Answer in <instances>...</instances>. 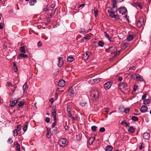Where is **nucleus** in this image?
I'll return each mask as SVG.
<instances>
[{"label": "nucleus", "mask_w": 151, "mask_h": 151, "mask_svg": "<svg viewBox=\"0 0 151 151\" xmlns=\"http://www.w3.org/2000/svg\"><path fill=\"white\" fill-rule=\"evenodd\" d=\"M52 114L53 116L54 122L52 124V128L54 127L56 125L57 123V118L56 117V109L55 107L53 106L52 108Z\"/></svg>", "instance_id": "nucleus-1"}, {"label": "nucleus", "mask_w": 151, "mask_h": 151, "mask_svg": "<svg viewBox=\"0 0 151 151\" xmlns=\"http://www.w3.org/2000/svg\"><path fill=\"white\" fill-rule=\"evenodd\" d=\"M58 143L60 147H64L67 145L68 141L66 139L63 138L59 140Z\"/></svg>", "instance_id": "nucleus-2"}, {"label": "nucleus", "mask_w": 151, "mask_h": 151, "mask_svg": "<svg viewBox=\"0 0 151 151\" xmlns=\"http://www.w3.org/2000/svg\"><path fill=\"white\" fill-rule=\"evenodd\" d=\"M91 95L96 99L99 98V93L97 90L92 89L91 90Z\"/></svg>", "instance_id": "nucleus-3"}, {"label": "nucleus", "mask_w": 151, "mask_h": 151, "mask_svg": "<svg viewBox=\"0 0 151 151\" xmlns=\"http://www.w3.org/2000/svg\"><path fill=\"white\" fill-rule=\"evenodd\" d=\"M119 86L121 90L123 89L125 91L127 90L129 88V86L124 83H121L119 84Z\"/></svg>", "instance_id": "nucleus-4"}, {"label": "nucleus", "mask_w": 151, "mask_h": 151, "mask_svg": "<svg viewBox=\"0 0 151 151\" xmlns=\"http://www.w3.org/2000/svg\"><path fill=\"white\" fill-rule=\"evenodd\" d=\"M113 83V81H110L105 83L104 86L106 90H108L110 88Z\"/></svg>", "instance_id": "nucleus-5"}, {"label": "nucleus", "mask_w": 151, "mask_h": 151, "mask_svg": "<svg viewBox=\"0 0 151 151\" xmlns=\"http://www.w3.org/2000/svg\"><path fill=\"white\" fill-rule=\"evenodd\" d=\"M144 19L142 17H139V20L137 22V25L139 28L141 27L143 24Z\"/></svg>", "instance_id": "nucleus-6"}, {"label": "nucleus", "mask_w": 151, "mask_h": 151, "mask_svg": "<svg viewBox=\"0 0 151 151\" xmlns=\"http://www.w3.org/2000/svg\"><path fill=\"white\" fill-rule=\"evenodd\" d=\"M118 11L119 14L123 15L125 14L127 11V9L125 7H122L118 9Z\"/></svg>", "instance_id": "nucleus-7"}, {"label": "nucleus", "mask_w": 151, "mask_h": 151, "mask_svg": "<svg viewBox=\"0 0 151 151\" xmlns=\"http://www.w3.org/2000/svg\"><path fill=\"white\" fill-rule=\"evenodd\" d=\"M110 53L113 54L116 52L117 49L116 47L114 46L110 47L108 50Z\"/></svg>", "instance_id": "nucleus-8"}, {"label": "nucleus", "mask_w": 151, "mask_h": 151, "mask_svg": "<svg viewBox=\"0 0 151 151\" xmlns=\"http://www.w3.org/2000/svg\"><path fill=\"white\" fill-rule=\"evenodd\" d=\"M133 78L137 81H141L142 80V78L138 74H136L133 75Z\"/></svg>", "instance_id": "nucleus-9"}, {"label": "nucleus", "mask_w": 151, "mask_h": 151, "mask_svg": "<svg viewBox=\"0 0 151 151\" xmlns=\"http://www.w3.org/2000/svg\"><path fill=\"white\" fill-rule=\"evenodd\" d=\"M129 45V42L124 40L121 44V47L123 49L127 47Z\"/></svg>", "instance_id": "nucleus-10"}, {"label": "nucleus", "mask_w": 151, "mask_h": 151, "mask_svg": "<svg viewBox=\"0 0 151 151\" xmlns=\"http://www.w3.org/2000/svg\"><path fill=\"white\" fill-rule=\"evenodd\" d=\"M58 59V66L59 67H61L63 66L64 64V62L63 61V58L62 57H59Z\"/></svg>", "instance_id": "nucleus-11"}, {"label": "nucleus", "mask_w": 151, "mask_h": 151, "mask_svg": "<svg viewBox=\"0 0 151 151\" xmlns=\"http://www.w3.org/2000/svg\"><path fill=\"white\" fill-rule=\"evenodd\" d=\"M147 107L145 105H143L140 108V111L143 113L147 111Z\"/></svg>", "instance_id": "nucleus-12"}, {"label": "nucleus", "mask_w": 151, "mask_h": 151, "mask_svg": "<svg viewBox=\"0 0 151 151\" xmlns=\"http://www.w3.org/2000/svg\"><path fill=\"white\" fill-rule=\"evenodd\" d=\"M18 101V99L16 100H13V99H11L10 101V106L11 107H13L17 103Z\"/></svg>", "instance_id": "nucleus-13"}, {"label": "nucleus", "mask_w": 151, "mask_h": 151, "mask_svg": "<svg viewBox=\"0 0 151 151\" xmlns=\"http://www.w3.org/2000/svg\"><path fill=\"white\" fill-rule=\"evenodd\" d=\"M150 134L147 132H145L143 135V138L145 139H149L150 138Z\"/></svg>", "instance_id": "nucleus-14"}, {"label": "nucleus", "mask_w": 151, "mask_h": 151, "mask_svg": "<svg viewBox=\"0 0 151 151\" xmlns=\"http://www.w3.org/2000/svg\"><path fill=\"white\" fill-rule=\"evenodd\" d=\"M65 81L63 80L59 81L58 83V85L60 87H63L65 85Z\"/></svg>", "instance_id": "nucleus-15"}, {"label": "nucleus", "mask_w": 151, "mask_h": 151, "mask_svg": "<svg viewBox=\"0 0 151 151\" xmlns=\"http://www.w3.org/2000/svg\"><path fill=\"white\" fill-rule=\"evenodd\" d=\"M133 37L134 35L131 34L128 36L127 38L125 40H126V41L129 42V41H131L133 39Z\"/></svg>", "instance_id": "nucleus-16"}, {"label": "nucleus", "mask_w": 151, "mask_h": 151, "mask_svg": "<svg viewBox=\"0 0 151 151\" xmlns=\"http://www.w3.org/2000/svg\"><path fill=\"white\" fill-rule=\"evenodd\" d=\"M91 54V53L90 52H86L83 55V58L85 59H87L89 58V56Z\"/></svg>", "instance_id": "nucleus-17"}, {"label": "nucleus", "mask_w": 151, "mask_h": 151, "mask_svg": "<svg viewBox=\"0 0 151 151\" xmlns=\"http://www.w3.org/2000/svg\"><path fill=\"white\" fill-rule=\"evenodd\" d=\"M108 13L111 18H115L116 15L114 14V12H112L111 10H108Z\"/></svg>", "instance_id": "nucleus-18"}, {"label": "nucleus", "mask_w": 151, "mask_h": 151, "mask_svg": "<svg viewBox=\"0 0 151 151\" xmlns=\"http://www.w3.org/2000/svg\"><path fill=\"white\" fill-rule=\"evenodd\" d=\"M95 136L93 137H90L88 139V143L89 145H91L94 141L95 139Z\"/></svg>", "instance_id": "nucleus-19"}, {"label": "nucleus", "mask_w": 151, "mask_h": 151, "mask_svg": "<svg viewBox=\"0 0 151 151\" xmlns=\"http://www.w3.org/2000/svg\"><path fill=\"white\" fill-rule=\"evenodd\" d=\"M135 129L133 126H131L129 127L128 129V131L131 133H133L134 132Z\"/></svg>", "instance_id": "nucleus-20"}, {"label": "nucleus", "mask_w": 151, "mask_h": 151, "mask_svg": "<svg viewBox=\"0 0 151 151\" xmlns=\"http://www.w3.org/2000/svg\"><path fill=\"white\" fill-rule=\"evenodd\" d=\"M68 93L69 95L71 96L73 95L75 93L72 87H71L69 89Z\"/></svg>", "instance_id": "nucleus-21"}, {"label": "nucleus", "mask_w": 151, "mask_h": 151, "mask_svg": "<svg viewBox=\"0 0 151 151\" xmlns=\"http://www.w3.org/2000/svg\"><path fill=\"white\" fill-rule=\"evenodd\" d=\"M19 57L23 58H28V55L27 54H25L23 53H20L19 55V56L18 57V59H20V58H19Z\"/></svg>", "instance_id": "nucleus-22"}, {"label": "nucleus", "mask_w": 151, "mask_h": 151, "mask_svg": "<svg viewBox=\"0 0 151 151\" xmlns=\"http://www.w3.org/2000/svg\"><path fill=\"white\" fill-rule=\"evenodd\" d=\"M111 11L114 13L116 12L117 11V6H112Z\"/></svg>", "instance_id": "nucleus-23"}, {"label": "nucleus", "mask_w": 151, "mask_h": 151, "mask_svg": "<svg viewBox=\"0 0 151 151\" xmlns=\"http://www.w3.org/2000/svg\"><path fill=\"white\" fill-rule=\"evenodd\" d=\"M113 149V147L111 146L108 145L106 147V151H112Z\"/></svg>", "instance_id": "nucleus-24"}, {"label": "nucleus", "mask_w": 151, "mask_h": 151, "mask_svg": "<svg viewBox=\"0 0 151 151\" xmlns=\"http://www.w3.org/2000/svg\"><path fill=\"white\" fill-rule=\"evenodd\" d=\"M134 4L135 6H138L141 9H142V6L141 5V4L140 2H137L136 3H135L133 4Z\"/></svg>", "instance_id": "nucleus-25"}, {"label": "nucleus", "mask_w": 151, "mask_h": 151, "mask_svg": "<svg viewBox=\"0 0 151 151\" xmlns=\"http://www.w3.org/2000/svg\"><path fill=\"white\" fill-rule=\"evenodd\" d=\"M74 58L72 56H69L67 59V60L68 62H71L74 60Z\"/></svg>", "instance_id": "nucleus-26"}, {"label": "nucleus", "mask_w": 151, "mask_h": 151, "mask_svg": "<svg viewBox=\"0 0 151 151\" xmlns=\"http://www.w3.org/2000/svg\"><path fill=\"white\" fill-rule=\"evenodd\" d=\"M150 102V100L149 99H145L143 100V104L145 105H147L149 104Z\"/></svg>", "instance_id": "nucleus-27"}, {"label": "nucleus", "mask_w": 151, "mask_h": 151, "mask_svg": "<svg viewBox=\"0 0 151 151\" xmlns=\"http://www.w3.org/2000/svg\"><path fill=\"white\" fill-rule=\"evenodd\" d=\"M93 81L94 82L93 83L94 84H97L100 81L99 79V78L93 79Z\"/></svg>", "instance_id": "nucleus-28"}, {"label": "nucleus", "mask_w": 151, "mask_h": 151, "mask_svg": "<svg viewBox=\"0 0 151 151\" xmlns=\"http://www.w3.org/2000/svg\"><path fill=\"white\" fill-rule=\"evenodd\" d=\"M13 67L14 68V70L15 72H17L18 71V68L17 65L15 62L13 63Z\"/></svg>", "instance_id": "nucleus-29"}, {"label": "nucleus", "mask_w": 151, "mask_h": 151, "mask_svg": "<svg viewBox=\"0 0 151 151\" xmlns=\"http://www.w3.org/2000/svg\"><path fill=\"white\" fill-rule=\"evenodd\" d=\"M20 51L21 52L25 53V50L24 47V46H22L20 47Z\"/></svg>", "instance_id": "nucleus-30"}, {"label": "nucleus", "mask_w": 151, "mask_h": 151, "mask_svg": "<svg viewBox=\"0 0 151 151\" xmlns=\"http://www.w3.org/2000/svg\"><path fill=\"white\" fill-rule=\"evenodd\" d=\"M36 1H37L36 0H31L30 1L29 4L30 6L34 5V4L36 3Z\"/></svg>", "instance_id": "nucleus-31"}, {"label": "nucleus", "mask_w": 151, "mask_h": 151, "mask_svg": "<svg viewBox=\"0 0 151 151\" xmlns=\"http://www.w3.org/2000/svg\"><path fill=\"white\" fill-rule=\"evenodd\" d=\"M26 124L24 125V127L23 128V130L24 132H26L27 131L28 127V123L26 122Z\"/></svg>", "instance_id": "nucleus-32"}, {"label": "nucleus", "mask_w": 151, "mask_h": 151, "mask_svg": "<svg viewBox=\"0 0 151 151\" xmlns=\"http://www.w3.org/2000/svg\"><path fill=\"white\" fill-rule=\"evenodd\" d=\"M131 119L134 121L136 122L138 120V118L136 116H132Z\"/></svg>", "instance_id": "nucleus-33"}, {"label": "nucleus", "mask_w": 151, "mask_h": 151, "mask_svg": "<svg viewBox=\"0 0 151 151\" xmlns=\"http://www.w3.org/2000/svg\"><path fill=\"white\" fill-rule=\"evenodd\" d=\"M104 43L101 41L100 40L99 41L98 45L99 46L103 47L104 46Z\"/></svg>", "instance_id": "nucleus-34"}, {"label": "nucleus", "mask_w": 151, "mask_h": 151, "mask_svg": "<svg viewBox=\"0 0 151 151\" xmlns=\"http://www.w3.org/2000/svg\"><path fill=\"white\" fill-rule=\"evenodd\" d=\"M117 0H112V6H117V4H116V1Z\"/></svg>", "instance_id": "nucleus-35"}, {"label": "nucleus", "mask_w": 151, "mask_h": 151, "mask_svg": "<svg viewBox=\"0 0 151 151\" xmlns=\"http://www.w3.org/2000/svg\"><path fill=\"white\" fill-rule=\"evenodd\" d=\"M13 133L14 136V137L17 136L18 134V133L17 132V130L15 129L13 131Z\"/></svg>", "instance_id": "nucleus-36"}, {"label": "nucleus", "mask_w": 151, "mask_h": 151, "mask_svg": "<svg viewBox=\"0 0 151 151\" xmlns=\"http://www.w3.org/2000/svg\"><path fill=\"white\" fill-rule=\"evenodd\" d=\"M68 116L69 117H70V118H71V119H72L73 121H74L75 120V119L74 118V117L70 113H69L68 114Z\"/></svg>", "instance_id": "nucleus-37"}, {"label": "nucleus", "mask_w": 151, "mask_h": 151, "mask_svg": "<svg viewBox=\"0 0 151 151\" xmlns=\"http://www.w3.org/2000/svg\"><path fill=\"white\" fill-rule=\"evenodd\" d=\"M97 128V127L96 126H92L91 127V129L94 132L96 130V129Z\"/></svg>", "instance_id": "nucleus-38"}, {"label": "nucleus", "mask_w": 151, "mask_h": 151, "mask_svg": "<svg viewBox=\"0 0 151 151\" xmlns=\"http://www.w3.org/2000/svg\"><path fill=\"white\" fill-rule=\"evenodd\" d=\"M17 147L16 149L18 151H20V146L19 144L18 143H16Z\"/></svg>", "instance_id": "nucleus-39"}, {"label": "nucleus", "mask_w": 151, "mask_h": 151, "mask_svg": "<svg viewBox=\"0 0 151 151\" xmlns=\"http://www.w3.org/2000/svg\"><path fill=\"white\" fill-rule=\"evenodd\" d=\"M124 111L126 114H127L130 111V109L129 108H127L126 109L124 108Z\"/></svg>", "instance_id": "nucleus-40"}, {"label": "nucleus", "mask_w": 151, "mask_h": 151, "mask_svg": "<svg viewBox=\"0 0 151 151\" xmlns=\"http://www.w3.org/2000/svg\"><path fill=\"white\" fill-rule=\"evenodd\" d=\"M70 107L69 105H67V111L68 113H70Z\"/></svg>", "instance_id": "nucleus-41"}, {"label": "nucleus", "mask_w": 151, "mask_h": 151, "mask_svg": "<svg viewBox=\"0 0 151 151\" xmlns=\"http://www.w3.org/2000/svg\"><path fill=\"white\" fill-rule=\"evenodd\" d=\"M105 131V129L104 127H101L99 129V132H104Z\"/></svg>", "instance_id": "nucleus-42"}, {"label": "nucleus", "mask_w": 151, "mask_h": 151, "mask_svg": "<svg viewBox=\"0 0 151 151\" xmlns=\"http://www.w3.org/2000/svg\"><path fill=\"white\" fill-rule=\"evenodd\" d=\"M24 104V102L23 101H21L18 104L19 107L22 106Z\"/></svg>", "instance_id": "nucleus-43"}, {"label": "nucleus", "mask_w": 151, "mask_h": 151, "mask_svg": "<svg viewBox=\"0 0 151 151\" xmlns=\"http://www.w3.org/2000/svg\"><path fill=\"white\" fill-rule=\"evenodd\" d=\"M27 86V83L26 82L25 84L24 85L23 87V90L24 92L25 91V90Z\"/></svg>", "instance_id": "nucleus-44"}, {"label": "nucleus", "mask_w": 151, "mask_h": 151, "mask_svg": "<svg viewBox=\"0 0 151 151\" xmlns=\"http://www.w3.org/2000/svg\"><path fill=\"white\" fill-rule=\"evenodd\" d=\"M55 4H52L51 6L50 10L52 11L55 7Z\"/></svg>", "instance_id": "nucleus-45"}, {"label": "nucleus", "mask_w": 151, "mask_h": 151, "mask_svg": "<svg viewBox=\"0 0 151 151\" xmlns=\"http://www.w3.org/2000/svg\"><path fill=\"white\" fill-rule=\"evenodd\" d=\"M94 13H95V17H96L98 15V14H97L98 11H97V9L96 8H95L94 9Z\"/></svg>", "instance_id": "nucleus-46"}, {"label": "nucleus", "mask_w": 151, "mask_h": 151, "mask_svg": "<svg viewBox=\"0 0 151 151\" xmlns=\"http://www.w3.org/2000/svg\"><path fill=\"white\" fill-rule=\"evenodd\" d=\"M144 144L143 143H142L141 145L139 146V150H141L143 148H144V147L143 146Z\"/></svg>", "instance_id": "nucleus-47"}, {"label": "nucleus", "mask_w": 151, "mask_h": 151, "mask_svg": "<svg viewBox=\"0 0 151 151\" xmlns=\"http://www.w3.org/2000/svg\"><path fill=\"white\" fill-rule=\"evenodd\" d=\"M79 32L84 33L85 32V30L84 29H81L79 30Z\"/></svg>", "instance_id": "nucleus-48"}, {"label": "nucleus", "mask_w": 151, "mask_h": 151, "mask_svg": "<svg viewBox=\"0 0 151 151\" xmlns=\"http://www.w3.org/2000/svg\"><path fill=\"white\" fill-rule=\"evenodd\" d=\"M87 103L86 102L82 101L81 103V105L82 106H84Z\"/></svg>", "instance_id": "nucleus-49"}, {"label": "nucleus", "mask_w": 151, "mask_h": 151, "mask_svg": "<svg viewBox=\"0 0 151 151\" xmlns=\"http://www.w3.org/2000/svg\"><path fill=\"white\" fill-rule=\"evenodd\" d=\"M13 140L11 138H9L7 140V142L9 144L12 143H13Z\"/></svg>", "instance_id": "nucleus-50"}, {"label": "nucleus", "mask_w": 151, "mask_h": 151, "mask_svg": "<svg viewBox=\"0 0 151 151\" xmlns=\"http://www.w3.org/2000/svg\"><path fill=\"white\" fill-rule=\"evenodd\" d=\"M138 85H135L134 86V87L133 89V91H136L138 88Z\"/></svg>", "instance_id": "nucleus-51"}, {"label": "nucleus", "mask_w": 151, "mask_h": 151, "mask_svg": "<svg viewBox=\"0 0 151 151\" xmlns=\"http://www.w3.org/2000/svg\"><path fill=\"white\" fill-rule=\"evenodd\" d=\"M104 34L106 37L108 39L109 38V35L107 34V33L106 32H104Z\"/></svg>", "instance_id": "nucleus-52"}, {"label": "nucleus", "mask_w": 151, "mask_h": 151, "mask_svg": "<svg viewBox=\"0 0 151 151\" xmlns=\"http://www.w3.org/2000/svg\"><path fill=\"white\" fill-rule=\"evenodd\" d=\"M21 125H17V130L18 131H20L21 129Z\"/></svg>", "instance_id": "nucleus-53"}, {"label": "nucleus", "mask_w": 151, "mask_h": 151, "mask_svg": "<svg viewBox=\"0 0 151 151\" xmlns=\"http://www.w3.org/2000/svg\"><path fill=\"white\" fill-rule=\"evenodd\" d=\"M50 118L47 117L46 118L45 121L46 122L48 123L50 122Z\"/></svg>", "instance_id": "nucleus-54"}, {"label": "nucleus", "mask_w": 151, "mask_h": 151, "mask_svg": "<svg viewBox=\"0 0 151 151\" xmlns=\"http://www.w3.org/2000/svg\"><path fill=\"white\" fill-rule=\"evenodd\" d=\"M6 85L8 86H12V85L10 82H7L6 83Z\"/></svg>", "instance_id": "nucleus-55"}, {"label": "nucleus", "mask_w": 151, "mask_h": 151, "mask_svg": "<svg viewBox=\"0 0 151 151\" xmlns=\"http://www.w3.org/2000/svg\"><path fill=\"white\" fill-rule=\"evenodd\" d=\"M58 131V129L57 127L54 129L52 130V132L53 133H56Z\"/></svg>", "instance_id": "nucleus-56"}, {"label": "nucleus", "mask_w": 151, "mask_h": 151, "mask_svg": "<svg viewBox=\"0 0 151 151\" xmlns=\"http://www.w3.org/2000/svg\"><path fill=\"white\" fill-rule=\"evenodd\" d=\"M136 69V67L134 66L131 67L129 69V70H134Z\"/></svg>", "instance_id": "nucleus-57"}, {"label": "nucleus", "mask_w": 151, "mask_h": 151, "mask_svg": "<svg viewBox=\"0 0 151 151\" xmlns=\"http://www.w3.org/2000/svg\"><path fill=\"white\" fill-rule=\"evenodd\" d=\"M50 17H48L46 18V21L47 22L49 23L50 22L51 20H50Z\"/></svg>", "instance_id": "nucleus-58"}, {"label": "nucleus", "mask_w": 151, "mask_h": 151, "mask_svg": "<svg viewBox=\"0 0 151 151\" xmlns=\"http://www.w3.org/2000/svg\"><path fill=\"white\" fill-rule=\"evenodd\" d=\"M4 24L2 23H0V29H2L3 28Z\"/></svg>", "instance_id": "nucleus-59"}, {"label": "nucleus", "mask_w": 151, "mask_h": 151, "mask_svg": "<svg viewBox=\"0 0 151 151\" xmlns=\"http://www.w3.org/2000/svg\"><path fill=\"white\" fill-rule=\"evenodd\" d=\"M146 98V94H145L144 95H143L142 96V99L144 100L145 99V98Z\"/></svg>", "instance_id": "nucleus-60"}, {"label": "nucleus", "mask_w": 151, "mask_h": 151, "mask_svg": "<svg viewBox=\"0 0 151 151\" xmlns=\"http://www.w3.org/2000/svg\"><path fill=\"white\" fill-rule=\"evenodd\" d=\"M48 6H47L46 7H45L43 9V11H48Z\"/></svg>", "instance_id": "nucleus-61"}, {"label": "nucleus", "mask_w": 151, "mask_h": 151, "mask_svg": "<svg viewBox=\"0 0 151 151\" xmlns=\"http://www.w3.org/2000/svg\"><path fill=\"white\" fill-rule=\"evenodd\" d=\"M85 6V4H80V5H79V6L78 7V8H83V7Z\"/></svg>", "instance_id": "nucleus-62"}, {"label": "nucleus", "mask_w": 151, "mask_h": 151, "mask_svg": "<svg viewBox=\"0 0 151 151\" xmlns=\"http://www.w3.org/2000/svg\"><path fill=\"white\" fill-rule=\"evenodd\" d=\"M114 18H116V19L117 20H119L120 19L119 17V16L117 15H115V17Z\"/></svg>", "instance_id": "nucleus-63"}, {"label": "nucleus", "mask_w": 151, "mask_h": 151, "mask_svg": "<svg viewBox=\"0 0 151 151\" xmlns=\"http://www.w3.org/2000/svg\"><path fill=\"white\" fill-rule=\"evenodd\" d=\"M42 43L41 42L39 41L37 43V45L38 46H41L42 45Z\"/></svg>", "instance_id": "nucleus-64"}]
</instances>
